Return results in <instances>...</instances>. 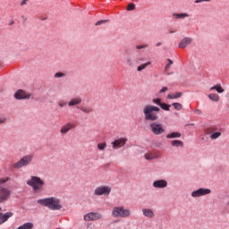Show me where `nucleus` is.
Instances as JSON below:
<instances>
[{"label":"nucleus","instance_id":"f257e3e1","mask_svg":"<svg viewBox=\"0 0 229 229\" xmlns=\"http://www.w3.org/2000/svg\"><path fill=\"white\" fill-rule=\"evenodd\" d=\"M160 112V107L153 105H147L143 107V114L145 121H151L149 128L154 135H162L165 133V129L164 125L158 122V114L157 113Z\"/></svg>","mask_w":229,"mask_h":229},{"label":"nucleus","instance_id":"f03ea898","mask_svg":"<svg viewBox=\"0 0 229 229\" xmlns=\"http://www.w3.org/2000/svg\"><path fill=\"white\" fill-rule=\"evenodd\" d=\"M38 203L42 207H47L49 210H61L62 208V202L60 199H56L55 197L39 199H38Z\"/></svg>","mask_w":229,"mask_h":229},{"label":"nucleus","instance_id":"7ed1b4c3","mask_svg":"<svg viewBox=\"0 0 229 229\" xmlns=\"http://www.w3.org/2000/svg\"><path fill=\"white\" fill-rule=\"evenodd\" d=\"M27 185L31 187L34 192H40V191L44 189L46 182H44V180L38 176L32 175L30 176V179L27 181Z\"/></svg>","mask_w":229,"mask_h":229},{"label":"nucleus","instance_id":"20e7f679","mask_svg":"<svg viewBox=\"0 0 229 229\" xmlns=\"http://www.w3.org/2000/svg\"><path fill=\"white\" fill-rule=\"evenodd\" d=\"M35 156L33 154H29L23 156L18 162L13 164V169H22V167H28L33 162Z\"/></svg>","mask_w":229,"mask_h":229},{"label":"nucleus","instance_id":"39448f33","mask_svg":"<svg viewBox=\"0 0 229 229\" xmlns=\"http://www.w3.org/2000/svg\"><path fill=\"white\" fill-rule=\"evenodd\" d=\"M113 217H130V216H131V211H130V209H126L124 208V207L123 206H119V207H114L112 209L111 212Z\"/></svg>","mask_w":229,"mask_h":229},{"label":"nucleus","instance_id":"423d86ee","mask_svg":"<svg viewBox=\"0 0 229 229\" xmlns=\"http://www.w3.org/2000/svg\"><path fill=\"white\" fill-rule=\"evenodd\" d=\"M221 128L217 126H211L205 130L206 135H210L211 140H216V139H219L221 137Z\"/></svg>","mask_w":229,"mask_h":229},{"label":"nucleus","instance_id":"0eeeda50","mask_svg":"<svg viewBox=\"0 0 229 229\" xmlns=\"http://www.w3.org/2000/svg\"><path fill=\"white\" fill-rule=\"evenodd\" d=\"M110 192H112V187L108 185H101L98 186L94 190V196H110Z\"/></svg>","mask_w":229,"mask_h":229},{"label":"nucleus","instance_id":"6e6552de","mask_svg":"<svg viewBox=\"0 0 229 229\" xmlns=\"http://www.w3.org/2000/svg\"><path fill=\"white\" fill-rule=\"evenodd\" d=\"M12 196V190L0 185V203H6Z\"/></svg>","mask_w":229,"mask_h":229},{"label":"nucleus","instance_id":"1a4fd4ad","mask_svg":"<svg viewBox=\"0 0 229 229\" xmlns=\"http://www.w3.org/2000/svg\"><path fill=\"white\" fill-rule=\"evenodd\" d=\"M212 193V190L208 188H199L191 192V198H201L202 196H208Z\"/></svg>","mask_w":229,"mask_h":229},{"label":"nucleus","instance_id":"9d476101","mask_svg":"<svg viewBox=\"0 0 229 229\" xmlns=\"http://www.w3.org/2000/svg\"><path fill=\"white\" fill-rule=\"evenodd\" d=\"M84 221H99L103 219V215L98 212H89L83 216Z\"/></svg>","mask_w":229,"mask_h":229},{"label":"nucleus","instance_id":"9b49d317","mask_svg":"<svg viewBox=\"0 0 229 229\" xmlns=\"http://www.w3.org/2000/svg\"><path fill=\"white\" fill-rule=\"evenodd\" d=\"M127 142H128V139L118 138V139H114V140L111 143V146L113 147V149H119L121 148H124Z\"/></svg>","mask_w":229,"mask_h":229},{"label":"nucleus","instance_id":"f8f14e48","mask_svg":"<svg viewBox=\"0 0 229 229\" xmlns=\"http://www.w3.org/2000/svg\"><path fill=\"white\" fill-rule=\"evenodd\" d=\"M76 128V124L72 122H68L64 125H63L60 129L61 135H67L71 130H74Z\"/></svg>","mask_w":229,"mask_h":229},{"label":"nucleus","instance_id":"ddd939ff","mask_svg":"<svg viewBox=\"0 0 229 229\" xmlns=\"http://www.w3.org/2000/svg\"><path fill=\"white\" fill-rule=\"evenodd\" d=\"M14 98H15V99H18V100H21V99H30V98H31V95L26 93V91H24L22 89H18L14 93Z\"/></svg>","mask_w":229,"mask_h":229},{"label":"nucleus","instance_id":"4468645a","mask_svg":"<svg viewBox=\"0 0 229 229\" xmlns=\"http://www.w3.org/2000/svg\"><path fill=\"white\" fill-rule=\"evenodd\" d=\"M154 189H165L167 187V181L165 179L156 180L152 183Z\"/></svg>","mask_w":229,"mask_h":229},{"label":"nucleus","instance_id":"2eb2a0df","mask_svg":"<svg viewBox=\"0 0 229 229\" xmlns=\"http://www.w3.org/2000/svg\"><path fill=\"white\" fill-rule=\"evenodd\" d=\"M13 216V212H6L4 214L0 213V225H4V223H6V221H8V219Z\"/></svg>","mask_w":229,"mask_h":229},{"label":"nucleus","instance_id":"dca6fc26","mask_svg":"<svg viewBox=\"0 0 229 229\" xmlns=\"http://www.w3.org/2000/svg\"><path fill=\"white\" fill-rule=\"evenodd\" d=\"M191 42H192V38H184L179 43V47L181 49H185V47H187V46H190Z\"/></svg>","mask_w":229,"mask_h":229},{"label":"nucleus","instance_id":"f3484780","mask_svg":"<svg viewBox=\"0 0 229 229\" xmlns=\"http://www.w3.org/2000/svg\"><path fill=\"white\" fill-rule=\"evenodd\" d=\"M142 214L148 219H153V217H155V212H153V209L151 208H142Z\"/></svg>","mask_w":229,"mask_h":229},{"label":"nucleus","instance_id":"a211bd4d","mask_svg":"<svg viewBox=\"0 0 229 229\" xmlns=\"http://www.w3.org/2000/svg\"><path fill=\"white\" fill-rule=\"evenodd\" d=\"M81 97H77L74 98H72L69 102H68V106H76V105H80L81 104Z\"/></svg>","mask_w":229,"mask_h":229},{"label":"nucleus","instance_id":"6ab92c4d","mask_svg":"<svg viewBox=\"0 0 229 229\" xmlns=\"http://www.w3.org/2000/svg\"><path fill=\"white\" fill-rule=\"evenodd\" d=\"M146 160H157L158 158V153L157 152H148L145 154Z\"/></svg>","mask_w":229,"mask_h":229},{"label":"nucleus","instance_id":"aec40b11","mask_svg":"<svg viewBox=\"0 0 229 229\" xmlns=\"http://www.w3.org/2000/svg\"><path fill=\"white\" fill-rule=\"evenodd\" d=\"M77 108L78 110H81V112H83V114H92V112H94V108L89 106H78Z\"/></svg>","mask_w":229,"mask_h":229},{"label":"nucleus","instance_id":"412c9836","mask_svg":"<svg viewBox=\"0 0 229 229\" xmlns=\"http://www.w3.org/2000/svg\"><path fill=\"white\" fill-rule=\"evenodd\" d=\"M182 96H183V93L175 92V93L168 94L167 99H180V98H182Z\"/></svg>","mask_w":229,"mask_h":229},{"label":"nucleus","instance_id":"4be33fe9","mask_svg":"<svg viewBox=\"0 0 229 229\" xmlns=\"http://www.w3.org/2000/svg\"><path fill=\"white\" fill-rule=\"evenodd\" d=\"M171 146H173V148H183V141L179 140H173L171 141Z\"/></svg>","mask_w":229,"mask_h":229},{"label":"nucleus","instance_id":"5701e85b","mask_svg":"<svg viewBox=\"0 0 229 229\" xmlns=\"http://www.w3.org/2000/svg\"><path fill=\"white\" fill-rule=\"evenodd\" d=\"M210 90H216V92H218V94H223V92H225V89H223V87H221V84H216V85L211 87Z\"/></svg>","mask_w":229,"mask_h":229},{"label":"nucleus","instance_id":"b1692460","mask_svg":"<svg viewBox=\"0 0 229 229\" xmlns=\"http://www.w3.org/2000/svg\"><path fill=\"white\" fill-rule=\"evenodd\" d=\"M180 137H182V133L176 131L171 132L166 135V139H180Z\"/></svg>","mask_w":229,"mask_h":229},{"label":"nucleus","instance_id":"393cba45","mask_svg":"<svg viewBox=\"0 0 229 229\" xmlns=\"http://www.w3.org/2000/svg\"><path fill=\"white\" fill-rule=\"evenodd\" d=\"M173 17L174 19H185V17H189V14L187 13H173Z\"/></svg>","mask_w":229,"mask_h":229},{"label":"nucleus","instance_id":"a878e982","mask_svg":"<svg viewBox=\"0 0 229 229\" xmlns=\"http://www.w3.org/2000/svg\"><path fill=\"white\" fill-rule=\"evenodd\" d=\"M17 229H33V223L27 222L22 225H20Z\"/></svg>","mask_w":229,"mask_h":229},{"label":"nucleus","instance_id":"bb28decb","mask_svg":"<svg viewBox=\"0 0 229 229\" xmlns=\"http://www.w3.org/2000/svg\"><path fill=\"white\" fill-rule=\"evenodd\" d=\"M148 65H151L150 61L144 63V64H140V66H138L137 67L138 72H141V71H144V69H146V67H148Z\"/></svg>","mask_w":229,"mask_h":229},{"label":"nucleus","instance_id":"cd10ccee","mask_svg":"<svg viewBox=\"0 0 229 229\" xmlns=\"http://www.w3.org/2000/svg\"><path fill=\"white\" fill-rule=\"evenodd\" d=\"M208 98L211 101H215L216 103H217V101H219V95H217L216 93H211L208 95Z\"/></svg>","mask_w":229,"mask_h":229},{"label":"nucleus","instance_id":"c85d7f7f","mask_svg":"<svg viewBox=\"0 0 229 229\" xmlns=\"http://www.w3.org/2000/svg\"><path fill=\"white\" fill-rule=\"evenodd\" d=\"M159 106H160V108H162V110H165L166 112H169V110L171 108V105L166 104V103H162V102Z\"/></svg>","mask_w":229,"mask_h":229},{"label":"nucleus","instance_id":"c756f323","mask_svg":"<svg viewBox=\"0 0 229 229\" xmlns=\"http://www.w3.org/2000/svg\"><path fill=\"white\" fill-rule=\"evenodd\" d=\"M172 106H174V108L175 110H182V108H183V106H182V104L178 103V102H174L172 104Z\"/></svg>","mask_w":229,"mask_h":229},{"label":"nucleus","instance_id":"7c9ffc66","mask_svg":"<svg viewBox=\"0 0 229 229\" xmlns=\"http://www.w3.org/2000/svg\"><path fill=\"white\" fill-rule=\"evenodd\" d=\"M98 149H99L100 151H103L105 149H106V144L104 142V143H98Z\"/></svg>","mask_w":229,"mask_h":229},{"label":"nucleus","instance_id":"2f4dec72","mask_svg":"<svg viewBox=\"0 0 229 229\" xmlns=\"http://www.w3.org/2000/svg\"><path fill=\"white\" fill-rule=\"evenodd\" d=\"M147 47H149V45L148 44H143V45H137L136 49L140 50V49H146Z\"/></svg>","mask_w":229,"mask_h":229},{"label":"nucleus","instance_id":"473e14b6","mask_svg":"<svg viewBox=\"0 0 229 229\" xmlns=\"http://www.w3.org/2000/svg\"><path fill=\"white\" fill-rule=\"evenodd\" d=\"M126 65H128L129 67L133 66V60H131V57H127L126 58Z\"/></svg>","mask_w":229,"mask_h":229},{"label":"nucleus","instance_id":"72a5a7b5","mask_svg":"<svg viewBox=\"0 0 229 229\" xmlns=\"http://www.w3.org/2000/svg\"><path fill=\"white\" fill-rule=\"evenodd\" d=\"M66 74L62 72H58L55 73V78H65Z\"/></svg>","mask_w":229,"mask_h":229},{"label":"nucleus","instance_id":"f704fd0d","mask_svg":"<svg viewBox=\"0 0 229 229\" xmlns=\"http://www.w3.org/2000/svg\"><path fill=\"white\" fill-rule=\"evenodd\" d=\"M152 103H154V105H157V106H160V105L162 104V99L161 98H154L152 100Z\"/></svg>","mask_w":229,"mask_h":229},{"label":"nucleus","instance_id":"c9c22d12","mask_svg":"<svg viewBox=\"0 0 229 229\" xmlns=\"http://www.w3.org/2000/svg\"><path fill=\"white\" fill-rule=\"evenodd\" d=\"M135 9V4H129L128 5H127V11L128 12H131V11H133Z\"/></svg>","mask_w":229,"mask_h":229},{"label":"nucleus","instance_id":"e433bc0d","mask_svg":"<svg viewBox=\"0 0 229 229\" xmlns=\"http://www.w3.org/2000/svg\"><path fill=\"white\" fill-rule=\"evenodd\" d=\"M167 62H168V64L165 65V71H167V69H169L174 64L173 60H171V59H167Z\"/></svg>","mask_w":229,"mask_h":229},{"label":"nucleus","instance_id":"4c0bfd02","mask_svg":"<svg viewBox=\"0 0 229 229\" xmlns=\"http://www.w3.org/2000/svg\"><path fill=\"white\" fill-rule=\"evenodd\" d=\"M6 182H10V177H4L0 179V185H3V183H6Z\"/></svg>","mask_w":229,"mask_h":229},{"label":"nucleus","instance_id":"58836bf2","mask_svg":"<svg viewBox=\"0 0 229 229\" xmlns=\"http://www.w3.org/2000/svg\"><path fill=\"white\" fill-rule=\"evenodd\" d=\"M58 106H60V108H64V106H67V102L59 101L58 102Z\"/></svg>","mask_w":229,"mask_h":229},{"label":"nucleus","instance_id":"ea45409f","mask_svg":"<svg viewBox=\"0 0 229 229\" xmlns=\"http://www.w3.org/2000/svg\"><path fill=\"white\" fill-rule=\"evenodd\" d=\"M6 123V117L0 116V126Z\"/></svg>","mask_w":229,"mask_h":229},{"label":"nucleus","instance_id":"a19ab883","mask_svg":"<svg viewBox=\"0 0 229 229\" xmlns=\"http://www.w3.org/2000/svg\"><path fill=\"white\" fill-rule=\"evenodd\" d=\"M106 22V20H101L97 21L96 26H101V24H105Z\"/></svg>","mask_w":229,"mask_h":229},{"label":"nucleus","instance_id":"79ce46f5","mask_svg":"<svg viewBox=\"0 0 229 229\" xmlns=\"http://www.w3.org/2000/svg\"><path fill=\"white\" fill-rule=\"evenodd\" d=\"M167 90H169V89H168L167 87H163V88L160 89L159 93H160V94H164V92H167Z\"/></svg>","mask_w":229,"mask_h":229},{"label":"nucleus","instance_id":"37998d69","mask_svg":"<svg viewBox=\"0 0 229 229\" xmlns=\"http://www.w3.org/2000/svg\"><path fill=\"white\" fill-rule=\"evenodd\" d=\"M140 62H144V57H138L137 59H136V64H140Z\"/></svg>","mask_w":229,"mask_h":229},{"label":"nucleus","instance_id":"c03bdc74","mask_svg":"<svg viewBox=\"0 0 229 229\" xmlns=\"http://www.w3.org/2000/svg\"><path fill=\"white\" fill-rule=\"evenodd\" d=\"M210 0H196L195 3L199 4V3H205V2H208Z\"/></svg>","mask_w":229,"mask_h":229},{"label":"nucleus","instance_id":"a18cd8bd","mask_svg":"<svg viewBox=\"0 0 229 229\" xmlns=\"http://www.w3.org/2000/svg\"><path fill=\"white\" fill-rule=\"evenodd\" d=\"M29 0H22V2L21 3V6H24V4H26L28 3Z\"/></svg>","mask_w":229,"mask_h":229},{"label":"nucleus","instance_id":"49530a36","mask_svg":"<svg viewBox=\"0 0 229 229\" xmlns=\"http://www.w3.org/2000/svg\"><path fill=\"white\" fill-rule=\"evenodd\" d=\"M156 46H157V47H160V46H162V42H157V43L156 44Z\"/></svg>","mask_w":229,"mask_h":229},{"label":"nucleus","instance_id":"de8ad7c7","mask_svg":"<svg viewBox=\"0 0 229 229\" xmlns=\"http://www.w3.org/2000/svg\"><path fill=\"white\" fill-rule=\"evenodd\" d=\"M195 113H196V114H201V110L197 109V110L195 111Z\"/></svg>","mask_w":229,"mask_h":229},{"label":"nucleus","instance_id":"09e8293b","mask_svg":"<svg viewBox=\"0 0 229 229\" xmlns=\"http://www.w3.org/2000/svg\"><path fill=\"white\" fill-rule=\"evenodd\" d=\"M170 33H174V30H170Z\"/></svg>","mask_w":229,"mask_h":229},{"label":"nucleus","instance_id":"8fccbe9b","mask_svg":"<svg viewBox=\"0 0 229 229\" xmlns=\"http://www.w3.org/2000/svg\"><path fill=\"white\" fill-rule=\"evenodd\" d=\"M227 207H229V201L226 203Z\"/></svg>","mask_w":229,"mask_h":229}]
</instances>
